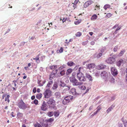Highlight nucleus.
Segmentation results:
<instances>
[{
    "label": "nucleus",
    "instance_id": "nucleus-1",
    "mask_svg": "<svg viewBox=\"0 0 127 127\" xmlns=\"http://www.w3.org/2000/svg\"><path fill=\"white\" fill-rule=\"evenodd\" d=\"M48 106L51 109H53L56 110L57 107L56 106L55 101L52 98H50L49 100L47 102Z\"/></svg>",
    "mask_w": 127,
    "mask_h": 127
},
{
    "label": "nucleus",
    "instance_id": "nucleus-2",
    "mask_svg": "<svg viewBox=\"0 0 127 127\" xmlns=\"http://www.w3.org/2000/svg\"><path fill=\"white\" fill-rule=\"evenodd\" d=\"M17 105L19 108L23 110H25L27 108L26 104L22 99H21L18 103Z\"/></svg>",
    "mask_w": 127,
    "mask_h": 127
},
{
    "label": "nucleus",
    "instance_id": "nucleus-3",
    "mask_svg": "<svg viewBox=\"0 0 127 127\" xmlns=\"http://www.w3.org/2000/svg\"><path fill=\"white\" fill-rule=\"evenodd\" d=\"M70 82L72 83L73 86H76L81 84V82H78V81L74 77H71L69 78Z\"/></svg>",
    "mask_w": 127,
    "mask_h": 127
},
{
    "label": "nucleus",
    "instance_id": "nucleus-4",
    "mask_svg": "<svg viewBox=\"0 0 127 127\" xmlns=\"http://www.w3.org/2000/svg\"><path fill=\"white\" fill-rule=\"evenodd\" d=\"M51 91L50 90L46 89L43 93L44 97L46 98H49L51 96Z\"/></svg>",
    "mask_w": 127,
    "mask_h": 127
},
{
    "label": "nucleus",
    "instance_id": "nucleus-5",
    "mask_svg": "<svg viewBox=\"0 0 127 127\" xmlns=\"http://www.w3.org/2000/svg\"><path fill=\"white\" fill-rule=\"evenodd\" d=\"M115 56L113 55L112 57L109 58L106 61L108 63L112 64L115 61Z\"/></svg>",
    "mask_w": 127,
    "mask_h": 127
},
{
    "label": "nucleus",
    "instance_id": "nucleus-6",
    "mask_svg": "<svg viewBox=\"0 0 127 127\" xmlns=\"http://www.w3.org/2000/svg\"><path fill=\"white\" fill-rule=\"evenodd\" d=\"M112 75L114 76H115L118 74V71L116 68L114 67H112L111 69Z\"/></svg>",
    "mask_w": 127,
    "mask_h": 127
},
{
    "label": "nucleus",
    "instance_id": "nucleus-7",
    "mask_svg": "<svg viewBox=\"0 0 127 127\" xmlns=\"http://www.w3.org/2000/svg\"><path fill=\"white\" fill-rule=\"evenodd\" d=\"M41 109L43 111H46L48 109L47 105L45 101H44L41 106Z\"/></svg>",
    "mask_w": 127,
    "mask_h": 127
},
{
    "label": "nucleus",
    "instance_id": "nucleus-8",
    "mask_svg": "<svg viewBox=\"0 0 127 127\" xmlns=\"http://www.w3.org/2000/svg\"><path fill=\"white\" fill-rule=\"evenodd\" d=\"M100 75L102 78L106 79L108 76V73L106 71L102 72L100 74Z\"/></svg>",
    "mask_w": 127,
    "mask_h": 127
},
{
    "label": "nucleus",
    "instance_id": "nucleus-9",
    "mask_svg": "<svg viewBox=\"0 0 127 127\" xmlns=\"http://www.w3.org/2000/svg\"><path fill=\"white\" fill-rule=\"evenodd\" d=\"M87 69H90L94 68L95 65L94 63H90L88 64H86Z\"/></svg>",
    "mask_w": 127,
    "mask_h": 127
},
{
    "label": "nucleus",
    "instance_id": "nucleus-10",
    "mask_svg": "<svg viewBox=\"0 0 127 127\" xmlns=\"http://www.w3.org/2000/svg\"><path fill=\"white\" fill-rule=\"evenodd\" d=\"M70 92L73 95L78 96L80 95V94L76 92V89L74 88L71 89L70 90Z\"/></svg>",
    "mask_w": 127,
    "mask_h": 127
},
{
    "label": "nucleus",
    "instance_id": "nucleus-11",
    "mask_svg": "<svg viewBox=\"0 0 127 127\" xmlns=\"http://www.w3.org/2000/svg\"><path fill=\"white\" fill-rule=\"evenodd\" d=\"M93 2L92 0H90L86 2L84 5V6L85 8L87 7L90 5Z\"/></svg>",
    "mask_w": 127,
    "mask_h": 127
},
{
    "label": "nucleus",
    "instance_id": "nucleus-12",
    "mask_svg": "<svg viewBox=\"0 0 127 127\" xmlns=\"http://www.w3.org/2000/svg\"><path fill=\"white\" fill-rule=\"evenodd\" d=\"M64 99L66 100V101L69 102L70 101V100H72L73 98V96L70 95L66 96L64 97Z\"/></svg>",
    "mask_w": 127,
    "mask_h": 127
},
{
    "label": "nucleus",
    "instance_id": "nucleus-13",
    "mask_svg": "<svg viewBox=\"0 0 127 127\" xmlns=\"http://www.w3.org/2000/svg\"><path fill=\"white\" fill-rule=\"evenodd\" d=\"M40 123L43 127H48V123L45 122V121H44V120H43L41 122H40Z\"/></svg>",
    "mask_w": 127,
    "mask_h": 127
},
{
    "label": "nucleus",
    "instance_id": "nucleus-14",
    "mask_svg": "<svg viewBox=\"0 0 127 127\" xmlns=\"http://www.w3.org/2000/svg\"><path fill=\"white\" fill-rule=\"evenodd\" d=\"M68 66H72L75 65V64L72 61H69L67 63Z\"/></svg>",
    "mask_w": 127,
    "mask_h": 127
},
{
    "label": "nucleus",
    "instance_id": "nucleus-15",
    "mask_svg": "<svg viewBox=\"0 0 127 127\" xmlns=\"http://www.w3.org/2000/svg\"><path fill=\"white\" fill-rule=\"evenodd\" d=\"M40 54H39L35 58H33V59L34 60H36V62L37 63H39L40 62V60H39V56H40Z\"/></svg>",
    "mask_w": 127,
    "mask_h": 127
},
{
    "label": "nucleus",
    "instance_id": "nucleus-16",
    "mask_svg": "<svg viewBox=\"0 0 127 127\" xmlns=\"http://www.w3.org/2000/svg\"><path fill=\"white\" fill-rule=\"evenodd\" d=\"M85 76L86 78L88 79L90 81H92L93 80V79H92V77L90 74L86 73Z\"/></svg>",
    "mask_w": 127,
    "mask_h": 127
},
{
    "label": "nucleus",
    "instance_id": "nucleus-17",
    "mask_svg": "<svg viewBox=\"0 0 127 127\" xmlns=\"http://www.w3.org/2000/svg\"><path fill=\"white\" fill-rule=\"evenodd\" d=\"M73 71V69L71 68L67 69L66 72V75H68L70 74Z\"/></svg>",
    "mask_w": 127,
    "mask_h": 127
},
{
    "label": "nucleus",
    "instance_id": "nucleus-18",
    "mask_svg": "<svg viewBox=\"0 0 127 127\" xmlns=\"http://www.w3.org/2000/svg\"><path fill=\"white\" fill-rule=\"evenodd\" d=\"M84 75L82 72H78L77 73V76L78 80L80 79V78Z\"/></svg>",
    "mask_w": 127,
    "mask_h": 127
},
{
    "label": "nucleus",
    "instance_id": "nucleus-19",
    "mask_svg": "<svg viewBox=\"0 0 127 127\" xmlns=\"http://www.w3.org/2000/svg\"><path fill=\"white\" fill-rule=\"evenodd\" d=\"M106 66L103 64H100L98 66V69H104Z\"/></svg>",
    "mask_w": 127,
    "mask_h": 127
},
{
    "label": "nucleus",
    "instance_id": "nucleus-20",
    "mask_svg": "<svg viewBox=\"0 0 127 127\" xmlns=\"http://www.w3.org/2000/svg\"><path fill=\"white\" fill-rule=\"evenodd\" d=\"M54 120V119L53 118H50L48 119H46L45 120V122L46 123H51Z\"/></svg>",
    "mask_w": 127,
    "mask_h": 127
},
{
    "label": "nucleus",
    "instance_id": "nucleus-21",
    "mask_svg": "<svg viewBox=\"0 0 127 127\" xmlns=\"http://www.w3.org/2000/svg\"><path fill=\"white\" fill-rule=\"evenodd\" d=\"M80 78L81 79H80V80H79V81H81L84 82L86 80V78L84 76V74L83 75V76H82Z\"/></svg>",
    "mask_w": 127,
    "mask_h": 127
},
{
    "label": "nucleus",
    "instance_id": "nucleus-22",
    "mask_svg": "<svg viewBox=\"0 0 127 127\" xmlns=\"http://www.w3.org/2000/svg\"><path fill=\"white\" fill-rule=\"evenodd\" d=\"M123 60L122 59H121L120 60H119L118 62L116 63V65L118 66H120L122 63L123 62Z\"/></svg>",
    "mask_w": 127,
    "mask_h": 127
},
{
    "label": "nucleus",
    "instance_id": "nucleus-23",
    "mask_svg": "<svg viewBox=\"0 0 127 127\" xmlns=\"http://www.w3.org/2000/svg\"><path fill=\"white\" fill-rule=\"evenodd\" d=\"M42 95L41 93L37 94L36 95V98L38 99H40L42 97Z\"/></svg>",
    "mask_w": 127,
    "mask_h": 127
},
{
    "label": "nucleus",
    "instance_id": "nucleus-24",
    "mask_svg": "<svg viewBox=\"0 0 127 127\" xmlns=\"http://www.w3.org/2000/svg\"><path fill=\"white\" fill-rule=\"evenodd\" d=\"M58 87L57 83L55 82L54 83L53 86L52 87V88L53 90H55Z\"/></svg>",
    "mask_w": 127,
    "mask_h": 127
},
{
    "label": "nucleus",
    "instance_id": "nucleus-25",
    "mask_svg": "<svg viewBox=\"0 0 127 127\" xmlns=\"http://www.w3.org/2000/svg\"><path fill=\"white\" fill-rule=\"evenodd\" d=\"M97 18V15L95 14H94L92 16L91 18V19L92 20H94L96 19Z\"/></svg>",
    "mask_w": 127,
    "mask_h": 127
},
{
    "label": "nucleus",
    "instance_id": "nucleus-26",
    "mask_svg": "<svg viewBox=\"0 0 127 127\" xmlns=\"http://www.w3.org/2000/svg\"><path fill=\"white\" fill-rule=\"evenodd\" d=\"M54 114V113L53 111L49 112L47 113V115L49 117L53 116Z\"/></svg>",
    "mask_w": 127,
    "mask_h": 127
},
{
    "label": "nucleus",
    "instance_id": "nucleus-27",
    "mask_svg": "<svg viewBox=\"0 0 127 127\" xmlns=\"http://www.w3.org/2000/svg\"><path fill=\"white\" fill-rule=\"evenodd\" d=\"M114 106L113 105L110 107L107 110V113H109L113 108Z\"/></svg>",
    "mask_w": 127,
    "mask_h": 127
},
{
    "label": "nucleus",
    "instance_id": "nucleus-28",
    "mask_svg": "<svg viewBox=\"0 0 127 127\" xmlns=\"http://www.w3.org/2000/svg\"><path fill=\"white\" fill-rule=\"evenodd\" d=\"M122 120L124 125L125 127H127V121L126 120H125L123 119L122 118Z\"/></svg>",
    "mask_w": 127,
    "mask_h": 127
},
{
    "label": "nucleus",
    "instance_id": "nucleus-29",
    "mask_svg": "<svg viewBox=\"0 0 127 127\" xmlns=\"http://www.w3.org/2000/svg\"><path fill=\"white\" fill-rule=\"evenodd\" d=\"M110 81L111 83H113L115 82V79L113 77V76L111 75L110 76Z\"/></svg>",
    "mask_w": 127,
    "mask_h": 127
},
{
    "label": "nucleus",
    "instance_id": "nucleus-30",
    "mask_svg": "<svg viewBox=\"0 0 127 127\" xmlns=\"http://www.w3.org/2000/svg\"><path fill=\"white\" fill-rule=\"evenodd\" d=\"M55 96L57 98H59L61 94L59 92H57L55 94Z\"/></svg>",
    "mask_w": 127,
    "mask_h": 127
},
{
    "label": "nucleus",
    "instance_id": "nucleus-31",
    "mask_svg": "<svg viewBox=\"0 0 127 127\" xmlns=\"http://www.w3.org/2000/svg\"><path fill=\"white\" fill-rule=\"evenodd\" d=\"M125 52V50H121L120 52L119 53V55L120 56H122L124 54V53Z\"/></svg>",
    "mask_w": 127,
    "mask_h": 127
},
{
    "label": "nucleus",
    "instance_id": "nucleus-32",
    "mask_svg": "<svg viewBox=\"0 0 127 127\" xmlns=\"http://www.w3.org/2000/svg\"><path fill=\"white\" fill-rule=\"evenodd\" d=\"M60 82L61 83L60 85V86L62 87H64L65 86L66 84L64 83L62 81H60Z\"/></svg>",
    "mask_w": 127,
    "mask_h": 127
},
{
    "label": "nucleus",
    "instance_id": "nucleus-33",
    "mask_svg": "<svg viewBox=\"0 0 127 127\" xmlns=\"http://www.w3.org/2000/svg\"><path fill=\"white\" fill-rule=\"evenodd\" d=\"M34 127H42V126L40 124L37 123L34 125Z\"/></svg>",
    "mask_w": 127,
    "mask_h": 127
},
{
    "label": "nucleus",
    "instance_id": "nucleus-34",
    "mask_svg": "<svg viewBox=\"0 0 127 127\" xmlns=\"http://www.w3.org/2000/svg\"><path fill=\"white\" fill-rule=\"evenodd\" d=\"M53 80H51L49 81L47 84V86L48 87H50V85L53 83Z\"/></svg>",
    "mask_w": 127,
    "mask_h": 127
},
{
    "label": "nucleus",
    "instance_id": "nucleus-35",
    "mask_svg": "<svg viewBox=\"0 0 127 127\" xmlns=\"http://www.w3.org/2000/svg\"><path fill=\"white\" fill-rule=\"evenodd\" d=\"M65 71L64 70H63L62 71H61L60 72V74L61 75V76L64 75L65 74Z\"/></svg>",
    "mask_w": 127,
    "mask_h": 127
},
{
    "label": "nucleus",
    "instance_id": "nucleus-36",
    "mask_svg": "<svg viewBox=\"0 0 127 127\" xmlns=\"http://www.w3.org/2000/svg\"><path fill=\"white\" fill-rule=\"evenodd\" d=\"M95 74V76L97 77H98L100 75V72L98 71H97Z\"/></svg>",
    "mask_w": 127,
    "mask_h": 127
},
{
    "label": "nucleus",
    "instance_id": "nucleus-37",
    "mask_svg": "<svg viewBox=\"0 0 127 127\" xmlns=\"http://www.w3.org/2000/svg\"><path fill=\"white\" fill-rule=\"evenodd\" d=\"M110 6L109 5L107 4L104 6L103 8L105 10H106L107 8H110Z\"/></svg>",
    "mask_w": 127,
    "mask_h": 127
},
{
    "label": "nucleus",
    "instance_id": "nucleus-38",
    "mask_svg": "<svg viewBox=\"0 0 127 127\" xmlns=\"http://www.w3.org/2000/svg\"><path fill=\"white\" fill-rule=\"evenodd\" d=\"M53 72H52L51 74L50 75L49 79L50 80H51L53 79V77L54 76H52L53 75Z\"/></svg>",
    "mask_w": 127,
    "mask_h": 127
},
{
    "label": "nucleus",
    "instance_id": "nucleus-39",
    "mask_svg": "<svg viewBox=\"0 0 127 127\" xmlns=\"http://www.w3.org/2000/svg\"><path fill=\"white\" fill-rule=\"evenodd\" d=\"M66 66V65L65 64H64L62 66H60L59 69L60 70H62L64 68H65Z\"/></svg>",
    "mask_w": 127,
    "mask_h": 127
},
{
    "label": "nucleus",
    "instance_id": "nucleus-40",
    "mask_svg": "<svg viewBox=\"0 0 127 127\" xmlns=\"http://www.w3.org/2000/svg\"><path fill=\"white\" fill-rule=\"evenodd\" d=\"M54 114V116L56 117L58 116L59 115V112H57L56 111H55Z\"/></svg>",
    "mask_w": 127,
    "mask_h": 127
},
{
    "label": "nucleus",
    "instance_id": "nucleus-41",
    "mask_svg": "<svg viewBox=\"0 0 127 127\" xmlns=\"http://www.w3.org/2000/svg\"><path fill=\"white\" fill-rule=\"evenodd\" d=\"M63 47H61L60 49V50H57V53H58V51H59V52L60 53H62L63 52Z\"/></svg>",
    "mask_w": 127,
    "mask_h": 127
},
{
    "label": "nucleus",
    "instance_id": "nucleus-42",
    "mask_svg": "<svg viewBox=\"0 0 127 127\" xmlns=\"http://www.w3.org/2000/svg\"><path fill=\"white\" fill-rule=\"evenodd\" d=\"M57 65H53L52 66L50 67V68L51 69H53L54 68H57Z\"/></svg>",
    "mask_w": 127,
    "mask_h": 127
},
{
    "label": "nucleus",
    "instance_id": "nucleus-43",
    "mask_svg": "<svg viewBox=\"0 0 127 127\" xmlns=\"http://www.w3.org/2000/svg\"><path fill=\"white\" fill-rule=\"evenodd\" d=\"M106 48L105 47H103L101 49L100 51L101 52V53H103L105 50L106 49Z\"/></svg>",
    "mask_w": 127,
    "mask_h": 127
},
{
    "label": "nucleus",
    "instance_id": "nucleus-44",
    "mask_svg": "<svg viewBox=\"0 0 127 127\" xmlns=\"http://www.w3.org/2000/svg\"><path fill=\"white\" fill-rule=\"evenodd\" d=\"M102 55V54L101 53H100L98 54L96 56L97 58H99Z\"/></svg>",
    "mask_w": 127,
    "mask_h": 127
},
{
    "label": "nucleus",
    "instance_id": "nucleus-45",
    "mask_svg": "<svg viewBox=\"0 0 127 127\" xmlns=\"http://www.w3.org/2000/svg\"><path fill=\"white\" fill-rule=\"evenodd\" d=\"M62 102L63 104L65 105L67 104V103H69L68 102L66 101V100L64 99L63 100Z\"/></svg>",
    "mask_w": 127,
    "mask_h": 127
},
{
    "label": "nucleus",
    "instance_id": "nucleus-46",
    "mask_svg": "<svg viewBox=\"0 0 127 127\" xmlns=\"http://www.w3.org/2000/svg\"><path fill=\"white\" fill-rule=\"evenodd\" d=\"M81 35V33L80 32H78L76 34V36L77 37H79Z\"/></svg>",
    "mask_w": 127,
    "mask_h": 127
},
{
    "label": "nucleus",
    "instance_id": "nucleus-47",
    "mask_svg": "<svg viewBox=\"0 0 127 127\" xmlns=\"http://www.w3.org/2000/svg\"><path fill=\"white\" fill-rule=\"evenodd\" d=\"M27 42H21L20 44L19 45V46H23L24 45L25 43H26Z\"/></svg>",
    "mask_w": 127,
    "mask_h": 127
},
{
    "label": "nucleus",
    "instance_id": "nucleus-48",
    "mask_svg": "<svg viewBox=\"0 0 127 127\" xmlns=\"http://www.w3.org/2000/svg\"><path fill=\"white\" fill-rule=\"evenodd\" d=\"M38 102V101L37 99H35L33 101L34 103L36 105H37Z\"/></svg>",
    "mask_w": 127,
    "mask_h": 127
},
{
    "label": "nucleus",
    "instance_id": "nucleus-49",
    "mask_svg": "<svg viewBox=\"0 0 127 127\" xmlns=\"http://www.w3.org/2000/svg\"><path fill=\"white\" fill-rule=\"evenodd\" d=\"M58 71V70L57 69H54L53 70V71H55V72L53 73V74L54 76L57 74V72Z\"/></svg>",
    "mask_w": 127,
    "mask_h": 127
},
{
    "label": "nucleus",
    "instance_id": "nucleus-50",
    "mask_svg": "<svg viewBox=\"0 0 127 127\" xmlns=\"http://www.w3.org/2000/svg\"><path fill=\"white\" fill-rule=\"evenodd\" d=\"M88 42V41H84L82 42V45H83L85 46L87 44Z\"/></svg>",
    "mask_w": 127,
    "mask_h": 127
},
{
    "label": "nucleus",
    "instance_id": "nucleus-51",
    "mask_svg": "<svg viewBox=\"0 0 127 127\" xmlns=\"http://www.w3.org/2000/svg\"><path fill=\"white\" fill-rule=\"evenodd\" d=\"M81 22V21L79 20H78L76 21H75L74 22V24L75 25H78Z\"/></svg>",
    "mask_w": 127,
    "mask_h": 127
},
{
    "label": "nucleus",
    "instance_id": "nucleus-52",
    "mask_svg": "<svg viewBox=\"0 0 127 127\" xmlns=\"http://www.w3.org/2000/svg\"><path fill=\"white\" fill-rule=\"evenodd\" d=\"M116 96L115 95H113L111 97V100L112 101L114 100Z\"/></svg>",
    "mask_w": 127,
    "mask_h": 127
},
{
    "label": "nucleus",
    "instance_id": "nucleus-53",
    "mask_svg": "<svg viewBox=\"0 0 127 127\" xmlns=\"http://www.w3.org/2000/svg\"><path fill=\"white\" fill-rule=\"evenodd\" d=\"M22 114V113L20 112H19L17 113V117H18V118H19L22 117V116H21V115Z\"/></svg>",
    "mask_w": 127,
    "mask_h": 127
},
{
    "label": "nucleus",
    "instance_id": "nucleus-54",
    "mask_svg": "<svg viewBox=\"0 0 127 127\" xmlns=\"http://www.w3.org/2000/svg\"><path fill=\"white\" fill-rule=\"evenodd\" d=\"M118 46H116L114 47L113 49V51H114L115 52L117 51L118 49Z\"/></svg>",
    "mask_w": 127,
    "mask_h": 127
},
{
    "label": "nucleus",
    "instance_id": "nucleus-55",
    "mask_svg": "<svg viewBox=\"0 0 127 127\" xmlns=\"http://www.w3.org/2000/svg\"><path fill=\"white\" fill-rule=\"evenodd\" d=\"M97 113V112H96V111L94 112L93 114L91 115L90 116V117L92 118Z\"/></svg>",
    "mask_w": 127,
    "mask_h": 127
},
{
    "label": "nucleus",
    "instance_id": "nucleus-56",
    "mask_svg": "<svg viewBox=\"0 0 127 127\" xmlns=\"http://www.w3.org/2000/svg\"><path fill=\"white\" fill-rule=\"evenodd\" d=\"M97 109L96 110V112L97 113L101 109V108L99 106L97 107Z\"/></svg>",
    "mask_w": 127,
    "mask_h": 127
},
{
    "label": "nucleus",
    "instance_id": "nucleus-57",
    "mask_svg": "<svg viewBox=\"0 0 127 127\" xmlns=\"http://www.w3.org/2000/svg\"><path fill=\"white\" fill-rule=\"evenodd\" d=\"M112 15V14L110 13H109L107 14L106 15V16L108 18H109L111 17Z\"/></svg>",
    "mask_w": 127,
    "mask_h": 127
},
{
    "label": "nucleus",
    "instance_id": "nucleus-58",
    "mask_svg": "<svg viewBox=\"0 0 127 127\" xmlns=\"http://www.w3.org/2000/svg\"><path fill=\"white\" fill-rule=\"evenodd\" d=\"M10 97V95H7L5 99V101H6L8 99H9V98Z\"/></svg>",
    "mask_w": 127,
    "mask_h": 127
},
{
    "label": "nucleus",
    "instance_id": "nucleus-59",
    "mask_svg": "<svg viewBox=\"0 0 127 127\" xmlns=\"http://www.w3.org/2000/svg\"><path fill=\"white\" fill-rule=\"evenodd\" d=\"M33 92L34 93H35L36 92V87H34L33 89Z\"/></svg>",
    "mask_w": 127,
    "mask_h": 127
},
{
    "label": "nucleus",
    "instance_id": "nucleus-60",
    "mask_svg": "<svg viewBox=\"0 0 127 127\" xmlns=\"http://www.w3.org/2000/svg\"><path fill=\"white\" fill-rule=\"evenodd\" d=\"M46 82V80H44L43 82L42 83H41V84H40V86H43L44 84Z\"/></svg>",
    "mask_w": 127,
    "mask_h": 127
},
{
    "label": "nucleus",
    "instance_id": "nucleus-61",
    "mask_svg": "<svg viewBox=\"0 0 127 127\" xmlns=\"http://www.w3.org/2000/svg\"><path fill=\"white\" fill-rule=\"evenodd\" d=\"M79 0H75L74 2V3H73L74 4H76L78 2Z\"/></svg>",
    "mask_w": 127,
    "mask_h": 127
},
{
    "label": "nucleus",
    "instance_id": "nucleus-62",
    "mask_svg": "<svg viewBox=\"0 0 127 127\" xmlns=\"http://www.w3.org/2000/svg\"><path fill=\"white\" fill-rule=\"evenodd\" d=\"M95 42L94 41H92L91 42L90 44L92 45H94L95 44Z\"/></svg>",
    "mask_w": 127,
    "mask_h": 127
},
{
    "label": "nucleus",
    "instance_id": "nucleus-63",
    "mask_svg": "<svg viewBox=\"0 0 127 127\" xmlns=\"http://www.w3.org/2000/svg\"><path fill=\"white\" fill-rule=\"evenodd\" d=\"M81 89L83 90H84L86 89V87L84 86H82L81 87Z\"/></svg>",
    "mask_w": 127,
    "mask_h": 127
},
{
    "label": "nucleus",
    "instance_id": "nucleus-64",
    "mask_svg": "<svg viewBox=\"0 0 127 127\" xmlns=\"http://www.w3.org/2000/svg\"><path fill=\"white\" fill-rule=\"evenodd\" d=\"M119 127H123V125L122 124L119 123L118 124Z\"/></svg>",
    "mask_w": 127,
    "mask_h": 127
}]
</instances>
